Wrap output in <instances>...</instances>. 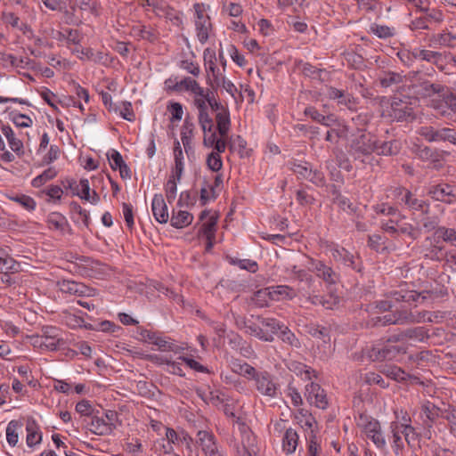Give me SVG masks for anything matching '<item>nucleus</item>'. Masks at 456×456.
<instances>
[{"instance_id":"obj_18","label":"nucleus","mask_w":456,"mask_h":456,"mask_svg":"<svg viewBox=\"0 0 456 456\" xmlns=\"http://www.w3.org/2000/svg\"><path fill=\"white\" fill-rule=\"evenodd\" d=\"M421 411L429 421V423L426 424L428 428L426 436L429 439L431 437L430 428H432V424L436 420L437 418H444V414L446 412V405L444 404V407L441 408L437 407L430 402H427L421 406Z\"/></svg>"},{"instance_id":"obj_28","label":"nucleus","mask_w":456,"mask_h":456,"mask_svg":"<svg viewBox=\"0 0 456 456\" xmlns=\"http://www.w3.org/2000/svg\"><path fill=\"white\" fill-rule=\"evenodd\" d=\"M402 148V143L398 140H390L379 142L377 140V149L375 151L378 155L382 156H395L397 155Z\"/></svg>"},{"instance_id":"obj_39","label":"nucleus","mask_w":456,"mask_h":456,"mask_svg":"<svg viewBox=\"0 0 456 456\" xmlns=\"http://www.w3.org/2000/svg\"><path fill=\"white\" fill-rule=\"evenodd\" d=\"M76 411L83 419L82 423L86 422V419H90L98 410L95 409L90 401L83 399L76 404Z\"/></svg>"},{"instance_id":"obj_51","label":"nucleus","mask_w":456,"mask_h":456,"mask_svg":"<svg viewBox=\"0 0 456 456\" xmlns=\"http://www.w3.org/2000/svg\"><path fill=\"white\" fill-rule=\"evenodd\" d=\"M396 324L414 323L413 314L407 310H396L393 312Z\"/></svg>"},{"instance_id":"obj_21","label":"nucleus","mask_w":456,"mask_h":456,"mask_svg":"<svg viewBox=\"0 0 456 456\" xmlns=\"http://www.w3.org/2000/svg\"><path fill=\"white\" fill-rule=\"evenodd\" d=\"M333 258L338 261L343 263L345 265L352 267V269L361 272L362 265L358 262V257H354L353 254L349 251L342 248H335L332 250Z\"/></svg>"},{"instance_id":"obj_33","label":"nucleus","mask_w":456,"mask_h":456,"mask_svg":"<svg viewBox=\"0 0 456 456\" xmlns=\"http://www.w3.org/2000/svg\"><path fill=\"white\" fill-rule=\"evenodd\" d=\"M298 435L293 428H288L282 438V447L286 453H293L297 446Z\"/></svg>"},{"instance_id":"obj_61","label":"nucleus","mask_w":456,"mask_h":456,"mask_svg":"<svg viewBox=\"0 0 456 456\" xmlns=\"http://www.w3.org/2000/svg\"><path fill=\"white\" fill-rule=\"evenodd\" d=\"M308 333L316 338L323 339L329 338L330 330L328 328L320 325H312L308 329Z\"/></svg>"},{"instance_id":"obj_22","label":"nucleus","mask_w":456,"mask_h":456,"mask_svg":"<svg viewBox=\"0 0 456 456\" xmlns=\"http://www.w3.org/2000/svg\"><path fill=\"white\" fill-rule=\"evenodd\" d=\"M364 433L377 447L383 448L385 446L386 440L381 433L380 423L377 419L375 421H370V423L365 426Z\"/></svg>"},{"instance_id":"obj_20","label":"nucleus","mask_w":456,"mask_h":456,"mask_svg":"<svg viewBox=\"0 0 456 456\" xmlns=\"http://www.w3.org/2000/svg\"><path fill=\"white\" fill-rule=\"evenodd\" d=\"M151 211L154 218L159 224L168 221L167 207L162 194H155L152 199Z\"/></svg>"},{"instance_id":"obj_45","label":"nucleus","mask_w":456,"mask_h":456,"mask_svg":"<svg viewBox=\"0 0 456 456\" xmlns=\"http://www.w3.org/2000/svg\"><path fill=\"white\" fill-rule=\"evenodd\" d=\"M57 175V171L54 167H49L45 170L41 175H37L32 180V185L34 187H40L48 181L53 179Z\"/></svg>"},{"instance_id":"obj_12","label":"nucleus","mask_w":456,"mask_h":456,"mask_svg":"<svg viewBox=\"0 0 456 456\" xmlns=\"http://www.w3.org/2000/svg\"><path fill=\"white\" fill-rule=\"evenodd\" d=\"M256 299L268 297L271 300H281L284 298H293L296 297L295 290L286 285L273 286L258 290L256 294Z\"/></svg>"},{"instance_id":"obj_44","label":"nucleus","mask_w":456,"mask_h":456,"mask_svg":"<svg viewBox=\"0 0 456 456\" xmlns=\"http://www.w3.org/2000/svg\"><path fill=\"white\" fill-rule=\"evenodd\" d=\"M19 268L20 264L11 256H3L0 260V273H17Z\"/></svg>"},{"instance_id":"obj_46","label":"nucleus","mask_w":456,"mask_h":456,"mask_svg":"<svg viewBox=\"0 0 456 456\" xmlns=\"http://www.w3.org/2000/svg\"><path fill=\"white\" fill-rule=\"evenodd\" d=\"M34 346H39L43 350L55 351L57 349V337L40 338L34 339Z\"/></svg>"},{"instance_id":"obj_4","label":"nucleus","mask_w":456,"mask_h":456,"mask_svg":"<svg viewBox=\"0 0 456 456\" xmlns=\"http://www.w3.org/2000/svg\"><path fill=\"white\" fill-rule=\"evenodd\" d=\"M445 89L446 87L441 84L419 79L408 86V94H411L416 99L428 98L435 94L444 95Z\"/></svg>"},{"instance_id":"obj_25","label":"nucleus","mask_w":456,"mask_h":456,"mask_svg":"<svg viewBox=\"0 0 456 456\" xmlns=\"http://www.w3.org/2000/svg\"><path fill=\"white\" fill-rule=\"evenodd\" d=\"M1 133L6 138L8 144L12 151L20 155L23 153V143L20 140L15 137L14 132L9 125H4L0 121Z\"/></svg>"},{"instance_id":"obj_62","label":"nucleus","mask_w":456,"mask_h":456,"mask_svg":"<svg viewBox=\"0 0 456 456\" xmlns=\"http://www.w3.org/2000/svg\"><path fill=\"white\" fill-rule=\"evenodd\" d=\"M23 62V60L20 59V61L17 60L16 57H14L12 54L0 53V64L4 67H19L20 66V63Z\"/></svg>"},{"instance_id":"obj_29","label":"nucleus","mask_w":456,"mask_h":456,"mask_svg":"<svg viewBox=\"0 0 456 456\" xmlns=\"http://www.w3.org/2000/svg\"><path fill=\"white\" fill-rule=\"evenodd\" d=\"M173 91L180 92L183 89L191 91L196 95H204V89L200 86L199 83L190 77H184L180 82H176L173 86H170Z\"/></svg>"},{"instance_id":"obj_7","label":"nucleus","mask_w":456,"mask_h":456,"mask_svg":"<svg viewBox=\"0 0 456 456\" xmlns=\"http://www.w3.org/2000/svg\"><path fill=\"white\" fill-rule=\"evenodd\" d=\"M389 116L400 122L412 121L416 118L411 103L397 96L392 98Z\"/></svg>"},{"instance_id":"obj_13","label":"nucleus","mask_w":456,"mask_h":456,"mask_svg":"<svg viewBox=\"0 0 456 456\" xmlns=\"http://www.w3.org/2000/svg\"><path fill=\"white\" fill-rule=\"evenodd\" d=\"M256 436L250 430H243L240 444L237 447L239 456H257Z\"/></svg>"},{"instance_id":"obj_30","label":"nucleus","mask_w":456,"mask_h":456,"mask_svg":"<svg viewBox=\"0 0 456 456\" xmlns=\"http://www.w3.org/2000/svg\"><path fill=\"white\" fill-rule=\"evenodd\" d=\"M216 121L219 135L221 137H227L231 126L229 110L225 108L224 110L218 111L216 115Z\"/></svg>"},{"instance_id":"obj_9","label":"nucleus","mask_w":456,"mask_h":456,"mask_svg":"<svg viewBox=\"0 0 456 456\" xmlns=\"http://www.w3.org/2000/svg\"><path fill=\"white\" fill-rule=\"evenodd\" d=\"M419 134L428 142L448 141L456 144V130L449 127L435 129L433 126H422Z\"/></svg>"},{"instance_id":"obj_36","label":"nucleus","mask_w":456,"mask_h":456,"mask_svg":"<svg viewBox=\"0 0 456 456\" xmlns=\"http://www.w3.org/2000/svg\"><path fill=\"white\" fill-rule=\"evenodd\" d=\"M193 216L183 210H179L176 214L173 211L170 220L171 225L175 228H183L191 224Z\"/></svg>"},{"instance_id":"obj_6","label":"nucleus","mask_w":456,"mask_h":456,"mask_svg":"<svg viewBox=\"0 0 456 456\" xmlns=\"http://www.w3.org/2000/svg\"><path fill=\"white\" fill-rule=\"evenodd\" d=\"M411 54L414 59L426 61L429 63L435 65L440 71L444 72L446 69L447 59L448 56L451 55V53L444 52H435L427 49H414L411 52Z\"/></svg>"},{"instance_id":"obj_59","label":"nucleus","mask_w":456,"mask_h":456,"mask_svg":"<svg viewBox=\"0 0 456 456\" xmlns=\"http://www.w3.org/2000/svg\"><path fill=\"white\" fill-rule=\"evenodd\" d=\"M423 229L429 232L439 228L440 219L437 216H429L428 215L421 220Z\"/></svg>"},{"instance_id":"obj_2","label":"nucleus","mask_w":456,"mask_h":456,"mask_svg":"<svg viewBox=\"0 0 456 456\" xmlns=\"http://www.w3.org/2000/svg\"><path fill=\"white\" fill-rule=\"evenodd\" d=\"M391 295L393 298L398 302L411 303L417 301L419 298H421L422 301H426L428 299L434 301L436 299L446 297L448 292L447 289L444 287H436L435 289L423 290L421 292L401 289L399 290H394Z\"/></svg>"},{"instance_id":"obj_24","label":"nucleus","mask_w":456,"mask_h":456,"mask_svg":"<svg viewBox=\"0 0 456 456\" xmlns=\"http://www.w3.org/2000/svg\"><path fill=\"white\" fill-rule=\"evenodd\" d=\"M131 35L150 43H155L159 39V33L155 28L141 24L132 27Z\"/></svg>"},{"instance_id":"obj_10","label":"nucleus","mask_w":456,"mask_h":456,"mask_svg":"<svg viewBox=\"0 0 456 456\" xmlns=\"http://www.w3.org/2000/svg\"><path fill=\"white\" fill-rule=\"evenodd\" d=\"M428 194L435 200L446 204L456 202V190L448 183L431 185L428 189Z\"/></svg>"},{"instance_id":"obj_60","label":"nucleus","mask_w":456,"mask_h":456,"mask_svg":"<svg viewBox=\"0 0 456 456\" xmlns=\"http://www.w3.org/2000/svg\"><path fill=\"white\" fill-rule=\"evenodd\" d=\"M17 427L18 423L12 420L6 428V438L11 446H14L18 443V433L16 432Z\"/></svg>"},{"instance_id":"obj_63","label":"nucleus","mask_w":456,"mask_h":456,"mask_svg":"<svg viewBox=\"0 0 456 456\" xmlns=\"http://www.w3.org/2000/svg\"><path fill=\"white\" fill-rule=\"evenodd\" d=\"M176 181L175 180V175H171L166 185V197L169 203H172L176 197Z\"/></svg>"},{"instance_id":"obj_40","label":"nucleus","mask_w":456,"mask_h":456,"mask_svg":"<svg viewBox=\"0 0 456 456\" xmlns=\"http://www.w3.org/2000/svg\"><path fill=\"white\" fill-rule=\"evenodd\" d=\"M278 336L282 340V342L293 347L299 348L301 346L299 339L286 325L283 326Z\"/></svg>"},{"instance_id":"obj_47","label":"nucleus","mask_w":456,"mask_h":456,"mask_svg":"<svg viewBox=\"0 0 456 456\" xmlns=\"http://www.w3.org/2000/svg\"><path fill=\"white\" fill-rule=\"evenodd\" d=\"M258 320L260 321V323L263 327H265L270 330L273 336V334H279L281 330L285 325L284 323L279 322L278 320L274 318H261L258 317Z\"/></svg>"},{"instance_id":"obj_53","label":"nucleus","mask_w":456,"mask_h":456,"mask_svg":"<svg viewBox=\"0 0 456 456\" xmlns=\"http://www.w3.org/2000/svg\"><path fill=\"white\" fill-rule=\"evenodd\" d=\"M291 170L299 177L302 179L307 180L309 177L310 172L312 170V167L309 163L305 162L303 164H296L293 163V166L291 167Z\"/></svg>"},{"instance_id":"obj_37","label":"nucleus","mask_w":456,"mask_h":456,"mask_svg":"<svg viewBox=\"0 0 456 456\" xmlns=\"http://www.w3.org/2000/svg\"><path fill=\"white\" fill-rule=\"evenodd\" d=\"M69 185L73 194L86 200H90V184L87 179H81L79 184H77L75 181L72 183L69 182Z\"/></svg>"},{"instance_id":"obj_8","label":"nucleus","mask_w":456,"mask_h":456,"mask_svg":"<svg viewBox=\"0 0 456 456\" xmlns=\"http://www.w3.org/2000/svg\"><path fill=\"white\" fill-rule=\"evenodd\" d=\"M308 269L314 273L326 284L333 285L339 281V275L322 261L308 258Z\"/></svg>"},{"instance_id":"obj_11","label":"nucleus","mask_w":456,"mask_h":456,"mask_svg":"<svg viewBox=\"0 0 456 456\" xmlns=\"http://www.w3.org/2000/svg\"><path fill=\"white\" fill-rule=\"evenodd\" d=\"M83 426L97 436H107L113 432V427L111 428L110 425L106 424V420L103 418V414L101 413V411H97L90 419H86V421L83 423Z\"/></svg>"},{"instance_id":"obj_27","label":"nucleus","mask_w":456,"mask_h":456,"mask_svg":"<svg viewBox=\"0 0 456 456\" xmlns=\"http://www.w3.org/2000/svg\"><path fill=\"white\" fill-rule=\"evenodd\" d=\"M59 290L63 294L85 296L87 287L83 283L63 279L61 282L59 281Z\"/></svg>"},{"instance_id":"obj_34","label":"nucleus","mask_w":456,"mask_h":456,"mask_svg":"<svg viewBox=\"0 0 456 456\" xmlns=\"http://www.w3.org/2000/svg\"><path fill=\"white\" fill-rule=\"evenodd\" d=\"M383 346L387 361H392L395 359L397 356L406 354L408 348L405 343L395 345L387 341L383 344Z\"/></svg>"},{"instance_id":"obj_5","label":"nucleus","mask_w":456,"mask_h":456,"mask_svg":"<svg viewBox=\"0 0 456 456\" xmlns=\"http://www.w3.org/2000/svg\"><path fill=\"white\" fill-rule=\"evenodd\" d=\"M255 387L264 396L275 397L279 385L275 382L274 377L267 371H257L253 377Z\"/></svg>"},{"instance_id":"obj_57","label":"nucleus","mask_w":456,"mask_h":456,"mask_svg":"<svg viewBox=\"0 0 456 456\" xmlns=\"http://www.w3.org/2000/svg\"><path fill=\"white\" fill-rule=\"evenodd\" d=\"M207 165L208 168L214 172H217L222 168L223 162L218 152H211L208 155Z\"/></svg>"},{"instance_id":"obj_23","label":"nucleus","mask_w":456,"mask_h":456,"mask_svg":"<svg viewBox=\"0 0 456 456\" xmlns=\"http://www.w3.org/2000/svg\"><path fill=\"white\" fill-rule=\"evenodd\" d=\"M73 259H79L82 262H86L84 256L78 257L72 253H64L59 259V269L67 271L70 273H77L80 271V265L74 262Z\"/></svg>"},{"instance_id":"obj_64","label":"nucleus","mask_w":456,"mask_h":456,"mask_svg":"<svg viewBox=\"0 0 456 456\" xmlns=\"http://www.w3.org/2000/svg\"><path fill=\"white\" fill-rule=\"evenodd\" d=\"M411 191L403 186L393 187L390 189L391 196L394 200H398L403 204L405 198L408 197Z\"/></svg>"},{"instance_id":"obj_43","label":"nucleus","mask_w":456,"mask_h":456,"mask_svg":"<svg viewBox=\"0 0 456 456\" xmlns=\"http://www.w3.org/2000/svg\"><path fill=\"white\" fill-rule=\"evenodd\" d=\"M247 331L263 341L265 342H273L274 338L272 334L265 332L260 326L256 324H250L246 326Z\"/></svg>"},{"instance_id":"obj_41","label":"nucleus","mask_w":456,"mask_h":456,"mask_svg":"<svg viewBox=\"0 0 456 456\" xmlns=\"http://www.w3.org/2000/svg\"><path fill=\"white\" fill-rule=\"evenodd\" d=\"M381 372L387 377L396 381L405 380L408 376V374L403 370L395 365L385 366L381 370Z\"/></svg>"},{"instance_id":"obj_49","label":"nucleus","mask_w":456,"mask_h":456,"mask_svg":"<svg viewBox=\"0 0 456 456\" xmlns=\"http://www.w3.org/2000/svg\"><path fill=\"white\" fill-rule=\"evenodd\" d=\"M217 219L218 216L216 213L209 216L208 220L201 225L200 233H203L205 236H216Z\"/></svg>"},{"instance_id":"obj_56","label":"nucleus","mask_w":456,"mask_h":456,"mask_svg":"<svg viewBox=\"0 0 456 456\" xmlns=\"http://www.w3.org/2000/svg\"><path fill=\"white\" fill-rule=\"evenodd\" d=\"M444 419L448 420L450 424L451 432L456 437V408L450 404H447L446 412L444 414Z\"/></svg>"},{"instance_id":"obj_14","label":"nucleus","mask_w":456,"mask_h":456,"mask_svg":"<svg viewBox=\"0 0 456 456\" xmlns=\"http://www.w3.org/2000/svg\"><path fill=\"white\" fill-rule=\"evenodd\" d=\"M305 395L311 404H314L320 409H326L328 407L326 393L319 384L311 382V384L307 385L305 387Z\"/></svg>"},{"instance_id":"obj_32","label":"nucleus","mask_w":456,"mask_h":456,"mask_svg":"<svg viewBox=\"0 0 456 456\" xmlns=\"http://www.w3.org/2000/svg\"><path fill=\"white\" fill-rule=\"evenodd\" d=\"M193 129H194V124L192 121L186 118L184 119L182 131H181V140L184 147L185 152L188 154L190 151L192 150V147L191 145V138L193 135Z\"/></svg>"},{"instance_id":"obj_38","label":"nucleus","mask_w":456,"mask_h":456,"mask_svg":"<svg viewBox=\"0 0 456 456\" xmlns=\"http://www.w3.org/2000/svg\"><path fill=\"white\" fill-rule=\"evenodd\" d=\"M403 81V76L398 72L384 71L379 77V83L382 87L387 88L392 86H397Z\"/></svg>"},{"instance_id":"obj_1","label":"nucleus","mask_w":456,"mask_h":456,"mask_svg":"<svg viewBox=\"0 0 456 456\" xmlns=\"http://www.w3.org/2000/svg\"><path fill=\"white\" fill-rule=\"evenodd\" d=\"M377 149V139L370 133L361 132L351 140L348 152L354 161L373 166L378 160L373 156Z\"/></svg>"},{"instance_id":"obj_35","label":"nucleus","mask_w":456,"mask_h":456,"mask_svg":"<svg viewBox=\"0 0 456 456\" xmlns=\"http://www.w3.org/2000/svg\"><path fill=\"white\" fill-rule=\"evenodd\" d=\"M362 357H366L371 362H382L387 361L385 357V350L382 345H374L371 346H366L362 349Z\"/></svg>"},{"instance_id":"obj_54","label":"nucleus","mask_w":456,"mask_h":456,"mask_svg":"<svg viewBox=\"0 0 456 456\" xmlns=\"http://www.w3.org/2000/svg\"><path fill=\"white\" fill-rule=\"evenodd\" d=\"M369 247L377 252L383 251L385 247V237L380 234H373L369 236Z\"/></svg>"},{"instance_id":"obj_16","label":"nucleus","mask_w":456,"mask_h":456,"mask_svg":"<svg viewBox=\"0 0 456 456\" xmlns=\"http://www.w3.org/2000/svg\"><path fill=\"white\" fill-rule=\"evenodd\" d=\"M197 436V443L201 447L206 456H223L217 450L214 436L211 433L200 430L198 432Z\"/></svg>"},{"instance_id":"obj_15","label":"nucleus","mask_w":456,"mask_h":456,"mask_svg":"<svg viewBox=\"0 0 456 456\" xmlns=\"http://www.w3.org/2000/svg\"><path fill=\"white\" fill-rule=\"evenodd\" d=\"M139 334L142 339L145 342L151 343L158 346L160 349L177 352L178 346L167 342L162 337L159 336L157 332L145 330L142 327L138 328Z\"/></svg>"},{"instance_id":"obj_26","label":"nucleus","mask_w":456,"mask_h":456,"mask_svg":"<svg viewBox=\"0 0 456 456\" xmlns=\"http://www.w3.org/2000/svg\"><path fill=\"white\" fill-rule=\"evenodd\" d=\"M403 204L413 212H420L423 216H427L430 212V204L428 200L418 199L412 192L408 194Z\"/></svg>"},{"instance_id":"obj_19","label":"nucleus","mask_w":456,"mask_h":456,"mask_svg":"<svg viewBox=\"0 0 456 456\" xmlns=\"http://www.w3.org/2000/svg\"><path fill=\"white\" fill-rule=\"evenodd\" d=\"M195 12L197 15V20L195 21V26L198 31V37L200 42H205L208 38V26L209 23V17L204 15L202 10V4H194Z\"/></svg>"},{"instance_id":"obj_50","label":"nucleus","mask_w":456,"mask_h":456,"mask_svg":"<svg viewBox=\"0 0 456 456\" xmlns=\"http://www.w3.org/2000/svg\"><path fill=\"white\" fill-rule=\"evenodd\" d=\"M370 31L382 39L392 37L395 35L394 28L386 25L373 24L370 27Z\"/></svg>"},{"instance_id":"obj_48","label":"nucleus","mask_w":456,"mask_h":456,"mask_svg":"<svg viewBox=\"0 0 456 456\" xmlns=\"http://www.w3.org/2000/svg\"><path fill=\"white\" fill-rule=\"evenodd\" d=\"M436 234L442 238L444 241L456 247V231L454 229L442 226L436 231Z\"/></svg>"},{"instance_id":"obj_17","label":"nucleus","mask_w":456,"mask_h":456,"mask_svg":"<svg viewBox=\"0 0 456 456\" xmlns=\"http://www.w3.org/2000/svg\"><path fill=\"white\" fill-rule=\"evenodd\" d=\"M332 188L333 203L348 215L359 218L361 216V209L359 206L351 202L349 199L342 196L335 185H332Z\"/></svg>"},{"instance_id":"obj_3","label":"nucleus","mask_w":456,"mask_h":456,"mask_svg":"<svg viewBox=\"0 0 456 456\" xmlns=\"http://www.w3.org/2000/svg\"><path fill=\"white\" fill-rule=\"evenodd\" d=\"M82 39L81 35L77 29L70 28L68 27L61 28L59 31V48L60 53L66 54V50H69L72 54H76L81 58L79 53H84L79 45Z\"/></svg>"},{"instance_id":"obj_31","label":"nucleus","mask_w":456,"mask_h":456,"mask_svg":"<svg viewBox=\"0 0 456 456\" xmlns=\"http://www.w3.org/2000/svg\"><path fill=\"white\" fill-rule=\"evenodd\" d=\"M402 337H405L406 340L424 342L429 338V334L425 327H413L402 331Z\"/></svg>"},{"instance_id":"obj_58","label":"nucleus","mask_w":456,"mask_h":456,"mask_svg":"<svg viewBox=\"0 0 456 456\" xmlns=\"http://www.w3.org/2000/svg\"><path fill=\"white\" fill-rule=\"evenodd\" d=\"M11 200L19 203L20 206H22L25 209L28 211L33 210L36 207L35 200L28 195H16L14 197H11Z\"/></svg>"},{"instance_id":"obj_55","label":"nucleus","mask_w":456,"mask_h":456,"mask_svg":"<svg viewBox=\"0 0 456 456\" xmlns=\"http://www.w3.org/2000/svg\"><path fill=\"white\" fill-rule=\"evenodd\" d=\"M63 322H65V324L71 328V329H75V328H77V327H82L83 326V323H84V319L79 317V316H77L75 314H72L70 313H68L66 311H64L63 313Z\"/></svg>"},{"instance_id":"obj_42","label":"nucleus","mask_w":456,"mask_h":456,"mask_svg":"<svg viewBox=\"0 0 456 456\" xmlns=\"http://www.w3.org/2000/svg\"><path fill=\"white\" fill-rule=\"evenodd\" d=\"M297 66L305 76L322 80V74L325 71L324 69H317L312 64L303 62L302 61L298 62Z\"/></svg>"},{"instance_id":"obj_52","label":"nucleus","mask_w":456,"mask_h":456,"mask_svg":"<svg viewBox=\"0 0 456 456\" xmlns=\"http://www.w3.org/2000/svg\"><path fill=\"white\" fill-rule=\"evenodd\" d=\"M232 370L240 375L243 376H251L252 378L257 372L256 370L251 366L250 364L244 362H233L232 363Z\"/></svg>"}]
</instances>
